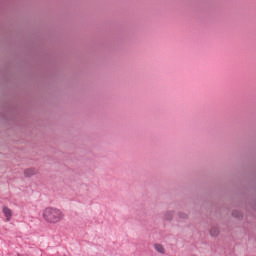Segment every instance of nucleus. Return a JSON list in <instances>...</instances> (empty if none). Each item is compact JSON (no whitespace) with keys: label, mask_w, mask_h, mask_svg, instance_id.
Returning a JSON list of instances; mask_svg holds the SVG:
<instances>
[{"label":"nucleus","mask_w":256,"mask_h":256,"mask_svg":"<svg viewBox=\"0 0 256 256\" xmlns=\"http://www.w3.org/2000/svg\"><path fill=\"white\" fill-rule=\"evenodd\" d=\"M42 219L50 225H57L65 219V212L57 207H46L42 210Z\"/></svg>","instance_id":"obj_1"},{"label":"nucleus","mask_w":256,"mask_h":256,"mask_svg":"<svg viewBox=\"0 0 256 256\" xmlns=\"http://www.w3.org/2000/svg\"><path fill=\"white\" fill-rule=\"evenodd\" d=\"M210 234L212 235V237H215V236L219 235V229H217V228H212V229L210 230Z\"/></svg>","instance_id":"obj_5"},{"label":"nucleus","mask_w":256,"mask_h":256,"mask_svg":"<svg viewBox=\"0 0 256 256\" xmlns=\"http://www.w3.org/2000/svg\"><path fill=\"white\" fill-rule=\"evenodd\" d=\"M25 177H33V175H37V169L35 168H28L24 170Z\"/></svg>","instance_id":"obj_3"},{"label":"nucleus","mask_w":256,"mask_h":256,"mask_svg":"<svg viewBox=\"0 0 256 256\" xmlns=\"http://www.w3.org/2000/svg\"><path fill=\"white\" fill-rule=\"evenodd\" d=\"M3 215L6 217V221H11L13 219V210L7 206L2 207Z\"/></svg>","instance_id":"obj_2"},{"label":"nucleus","mask_w":256,"mask_h":256,"mask_svg":"<svg viewBox=\"0 0 256 256\" xmlns=\"http://www.w3.org/2000/svg\"><path fill=\"white\" fill-rule=\"evenodd\" d=\"M181 217H182V219H185V218H187V214H183Z\"/></svg>","instance_id":"obj_7"},{"label":"nucleus","mask_w":256,"mask_h":256,"mask_svg":"<svg viewBox=\"0 0 256 256\" xmlns=\"http://www.w3.org/2000/svg\"><path fill=\"white\" fill-rule=\"evenodd\" d=\"M173 217V212H167L166 213V219L170 220Z\"/></svg>","instance_id":"obj_6"},{"label":"nucleus","mask_w":256,"mask_h":256,"mask_svg":"<svg viewBox=\"0 0 256 256\" xmlns=\"http://www.w3.org/2000/svg\"><path fill=\"white\" fill-rule=\"evenodd\" d=\"M154 249L155 251H157V253H161L162 255H165V247H163V245L155 244Z\"/></svg>","instance_id":"obj_4"}]
</instances>
